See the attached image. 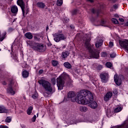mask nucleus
<instances>
[{
    "mask_svg": "<svg viewBox=\"0 0 128 128\" xmlns=\"http://www.w3.org/2000/svg\"><path fill=\"white\" fill-rule=\"evenodd\" d=\"M69 76L66 73H63L57 78V86L58 90H62L64 86V80L68 78Z\"/></svg>",
    "mask_w": 128,
    "mask_h": 128,
    "instance_id": "39448f33",
    "label": "nucleus"
},
{
    "mask_svg": "<svg viewBox=\"0 0 128 128\" xmlns=\"http://www.w3.org/2000/svg\"><path fill=\"white\" fill-rule=\"evenodd\" d=\"M34 38L35 40H40V34H35Z\"/></svg>",
    "mask_w": 128,
    "mask_h": 128,
    "instance_id": "cd10ccee",
    "label": "nucleus"
},
{
    "mask_svg": "<svg viewBox=\"0 0 128 128\" xmlns=\"http://www.w3.org/2000/svg\"><path fill=\"white\" fill-rule=\"evenodd\" d=\"M25 36L26 38H28V40H32V38H34L32 34L30 32L26 33Z\"/></svg>",
    "mask_w": 128,
    "mask_h": 128,
    "instance_id": "aec40b11",
    "label": "nucleus"
},
{
    "mask_svg": "<svg viewBox=\"0 0 128 128\" xmlns=\"http://www.w3.org/2000/svg\"><path fill=\"white\" fill-rule=\"evenodd\" d=\"M100 78L102 82H108V74L104 73V74H100Z\"/></svg>",
    "mask_w": 128,
    "mask_h": 128,
    "instance_id": "4468645a",
    "label": "nucleus"
},
{
    "mask_svg": "<svg viewBox=\"0 0 128 128\" xmlns=\"http://www.w3.org/2000/svg\"><path fill=\"white\" fill-rule=\"evenodd\" d=\"M2 84H4V86H6V82L5 81H4L2 82Z\"/></svg>",
    "mask_w": 128,
    "mask_h": 128,
    "instance_id": "de8ad7c7",
    "label": "nucleus"
},
{
    "mask_svg": "<svg viewBox=\"0 0 128 128\" xmlns=\"http://www.w3.org/2000/svg\"><path fill=\"white\" fill-rule=\"evenodd\" d=\"M102 42H104L102 39V38H98V40L96 42L95 44L96 48H100V46H102Z\"/></svg>",
    "mask_w": 128,
    "mask_h": 128,
    "instance_id": "2eb2a0df",
    "label": "nucleus"
},
{
    "mask_svg": "<svg viewBox=\"0 0 128 128\" xmlns=\"http://www.w3.org/2000/svg\"><path fill=\"white\" fill-rule=\"evenodd\" d=\"M0 128H8V127L6 126H0Z\"/></svg>",
    "mask_w": 128,
    "mask_h": 128,
    "instance_id": "c03bdc74",
    "label": "nucleus"
},
{
    "mask_svg": "<svg viewBox=\"0 0 128 128\" xmlns=\"http://www.w3.org/2000/svg\"><path fill=\"white\" fill-rule=\"evenodd\" d=\"M63 48H66V46H64Z\"/></svg>",
    "mask_w": 128,
    "mask_h": 128,
    "instance_id": "e2e57ef3",
    "label": "nucleus"
},
{
    "mask_svg": "<svg viewBox=\"0 0 128 128\" xmlns=\"http://www.w3.org/2000/svg\"><path fill=\"white\" fill-rule=\"evenodd\" d=\"M87 90H81L79 93H78L76 96V92H70L68 94V98H70L72 102H76L78 104L79 100H82L84 98V95L82 96V94L83 92H86Z\"/></svg>",
    "mask_w": 128,
    "mask_h": 128,
    "instance_id": "f03ea898",
    "label": "nucleus"
},
{
    "mask_svg": "<svg viewBox=\"0 0 128 128\" xmlns=\"http://www.w3.org/2000/svg\"><path fill=\"white\" fill-rule=\"evenodd\" d=\"M32 98L34 100H36V98H38V93H34V94H33V95L32 96Z\"/></svg>",
    "mask_w": 128,
    "mask_h": 128,
    "instance_id": "f704fd0d",
    "label": "nucleus"
},
{
    "mask_svg": "<svg viewBox=\"0 0 128 128\" xmlns=\"http://www.w3.org/2000/svg\"><path fill=\"white\" fill-rule=\"evenodd\" d=\"M114 16H115V18H118V14H115Z\"/></svg>",
    "mask_w": 128,
    "mask_h": 128,
    "instance_id": "3c124183",
    "label": "nucleus"
},
{
    "mask_svg": "<svg viewBox=\"0 0 128 128\" xmlns=\"http://www.w3.org/2000/svg\"><path fill=\"white\" fill-rule=\"evenodd\" d=\"M6 32H4L1 36L0 32V42H2V40H4V36H6Z\"/></svg>",
    "mask_w": 128,
    "mask_h": 128,
    "instance_id": "a878e982",
    "label": "nucleus"
},
{
    "mask_svg": "<svg viewBox=\"0 0 128 128\" xmlns=\"http://www.w3.org/2000/svg\"><path fill=\"white\" fill-rule=\"evenodd\" d=\"M90 40H86L85 43V48L87 50L90 54V58H98L100 57V52L97 50H96L94 48V47L90 46Z\"/></svg>",
    "mask_w": 128,
    "mask_h": 128,
    "instance_id": "7ed1b4c3",
    "label": "nucleus"
},
{
    "mask_svg": "<svg viewBox=\"0 0 128 128\" xmlns=\"http://www.w3.org/2000/svg\"><path fill=\"white\" fill-rule=\"evenodd\" d=\"M80 110L82 112H88V109L86 106H81L80 107Z\"/></svg>",
    "mask_w": 128,
    "mask_h": 128,
    "instance_id": "4be33fe9",
    "label": "nucleus"
},
{
    "mask_svg": "<svg viewBox=\"0 0 128 128\" xmlns=\"http://www.w3.org/2000/svg\"><path fill=\"white\" fill-rule=\"evenodd\" d=\"M18 10V6H14L11 8V12L12 14H17Z\"/></svg>",
    "mask_w": 128,
    "mask_h": 128,
    "instance_id": "a211bd4d",
    "label": "nucleus"
},
{
    "mask_svg": "<svg viewBox=\"0 0 128 128\" xmlns=\"http://www.w3.org/2000/svg\"><path fill=\"white\" fill-rule=\"evenodd\" d=\"M17 4L18 6H20L23 14V16H24V14L26 13V14H27L28 12V6L26 7V6H24V1H22V0H18Z\"/></svg>",
    "mask_w": 128,
    "mask_h": 128,
    "instance_id": "6e6552de",
    "label": "nucleus"
},
{
    "mask_svg": "<svg viewBox=\"0 0 128 128\" xmlns=\"http://www.w3.org/2000/svg\"><path fill=\"white\" fill-rule=\"evenodd\" d=\"M69 55L70 53L66 51L62 52V58H68Z\"/></svg>",
    "mask_w": 128,
    "mask_h": 128,
    "instance_id": "412c9836",
    "label": "nucleus"
},
{
    "mask_svg": "<svg viewBox=\"0 0 128 128\" xmlns=\"http://www.w3.org/2000/svg\"><path fill=\"white\" fill-rule=\"evenodd\" d=\"M88 2H94V0H87Z\"/></svg>",
    "mask_w": 128,
    "mask_h": 128,
    "instance_id": "8fccbe9b",
    "label": "nucleus"
},
{
    "mask_svg": "<svg viewBox=\"0 0 128 128\" xmlns=\"http://www.w3.org/2000/svg\"><path fill=\"white\" fill-rule=\"evenodd\" d=\"M48 30V28H46V30Z\"/></svg>",
    "mask_w": 128,
    "mask_h": 128,
    "instance_id": "0e129e2a",
    "label": "nucleus"
},
{
    "mask_svg": "<svg viewBox=\"0 0 128 128\" xmlns=\"http://www.w3.org/2000/svg\"><path fill=\"white\" fill-rule=\"evenodd\" d=\"M114 46V42H109V48H112Z\"/></svg>",
    "mask_w": 128,
    "mask_h": 128,
    "instance_id": "58836bf2",
    "label": "nucleus"
},
{
    "mask_svg": "<svg viewBox=\"0 0 128 128\" xmlns=\"http://www.w3.org/2000/svg\"><path fill=\"white\" fill-rule=\"evenodd\" d=\"M116 53L114 52L111 53V54H110V56L112 58H116Z\"/></svg>",
    "mask_w": 128,
    "mask_h": 128,
    "instance_id": "72a5a7b5",
    "label": "nucleus"
},
{
    "mask_svg": "<svg viewBox=\"0 0 128 128\" xmlns=\"http://www.w3.org/2000/svg\"><path fill=\"white\" fill-rule=\"evenodd\" d=\"M117 128H128V121H124V124L116 126Z\"/></svg>",
    "mask_w": 128,
    "mask_h": 128,
    "instance_id": "f3484780",
    "label": "nucleus"
},
{
    "mask_svg": "<svg viewBox=\"0 0 128 128\" xmlns=\"http://www.w3.org/2000/svg\"><path fill=\"white\" fill-rule=\"evenodd\" d=\"M42 72H44V70H40L39 71V74H42Z\"/></svg>",
    "mask_w": 128,
    "mask_h": 128,
    "instance_id": "09e8293b",
    "label": "nucleus"
},
{
    "mask_svg": "<svg viewBox=\"0 0 128 128\" xmlns=\"http://www.w3.org/2000/svg\"><path fill=\"white\" fill-rule=\"evenodd\" d=\"M107 116H108V112L106 113Z\"/></svg>",
    "mask_w": 128,
    "mask_h": 128,
    "instance_id": "bf43d9fd",
    "label": "nucleus"
},
{
    "mask_svg": "<svg viewBox=\"0 0 128 128\" xmlns=\"http://www.w3.org/2000/svg\"><path fill=\"white\" fill-rule=\"evenodd\" d=\"M62 4V0H57V6H60Z\"/></svg>",
    "mask_w": 128,
    "mask_h": 128,
    "instance_id": "7c9ffc66",
    "label": "nucleus"
},
{
    "mask_svg": "<svg viewBox=\"0 0 128 128\" xmlns=\"http://www.w3.org/2000/svg\"><path fill=\"white\" fill-rule=\"evenodd\" d=\"M119 20L120 21V22H124V19L123 18H119Z\"/></svg>",
    "mask_w": 128,
    "mask_h": 128,
    "instance_id": "37998d69",
    "label": "nucleus"
},
{
    "mask_svg": "<svg viewBox=\"0 0 128 128\" xmlns=\"http://www.w3.org/2000/svg\"><path fill=\"white\" fill-rule=\"evenodd\" d=\"M12 30H14V29L12 28H8V32H12Z\"/></svg>",
    "mask_w": 128,
    "mask_h": 128,
    "instance_id": "49530a36",
    "label": "nucleus"
},
{
    "mask_svg": "<svg viewBox=\"0 0 128 128\" xmlns=\"http://www.w3.org/2000/svg\"><path fill=\"white\" fill-rule=\"evenodd\" d=\"M119 44L121 48L128 52V40H119Z\"/></svg>",
    "mask_w": 128,
    "mask_h": 128,
    "instance_id": "9b49d317",
    "label": "nucleus"
},
{
    "mask_svg": "<svg viewBox=\"0 0 128 128\" xmlns=\"http://www.w3.org/2000/svg\"><path fill=\"white\" fill-rule=\"evenodd\" d=\"M32 48H34L36 52H40L46 51V46L40 43H34L32 46Z\"/></svg>",
    "mask_w": 128,
    "mask_h": 128,
    "instance_id": "423d86ee",
    "label": "nucleus"
},
{
    "mask_svg": "<svg viewBox=\"0 0 128 128\" xmlns=\"http://www.w3.org/2000/svg\"><path fill=\"white\" fill-rule=\"evenodd\" d=\"M38 84L42 86V88L45 90L46 92L44 93L45 96H48L52 94V84L50 82L44 80H40L38 81Z\"/></svg>",
    "mask_w": 128,
    "mask_h": 128,
    "instance_id": "20e7f679",
    "label": "nucleus"
},
{
    "mask_svg": "<svg viewBox=\"0 0 128 128\" xmlns=\"http://www.w3.org/2000/svg\"><path fill=\"white\" fill-rule=\"evenodd\" d=\"M81 96H84L82 100L78 101L79 104H88L91 108H98V103L96 101H92L94 100V95L90 92L86 90L84 92Z\"/></svg>",
    "mask_w": 128,
    "mask_h": 128,
    "instance_id": "f257e3e1",
    "label": "nucleus"
},
{
    "mask_svg": "<svg viewBox=\"0 0 128 128\" xmlns=\"http://www.w3.org/2000/svg\"><path fill=\"white\" fill-rule=\"evenodd\" d=\"M64 22H66L67 24V22H68V19H66V20H64Z\"/></svg>",
    "mask_w": 128,
    "mask_h": 128,
    "instance_id": "a18cd8bd",
    "label": "nucleus"
},
{
    "mask_svg": "<svg viewBox=\"0 0 128 128\" xmlns=\"http://www.w3.org/2000/svg\"><path fill=\"white\" fill-rule=\"evenodd\" d=\"M64 68H72V64H70V62H65L64 63Z\"/></svg>",
    "mask_w": 128,
    "mask_h": 128,
    "instance_id": "b1692460",
    "label": "nucleus"
},
{
    "mask_svg": "<svg viewBox=\"0 0 128 128\" xmlns=\"http://www.w3.org/2000/svg\"><path fill=\"white\" fill-rule=\"evenodd\" d=\"M54 40L56 42H60V40H64L66 38V37L62 34L55 33L53 34Z\"/></svg>",
    "mask_w": 128,
    "mask_h": 128,
    "instance_id": "1a4fd4ad",
    "label": "nucleus"
},
{
    "mask_svg": "<svg viewBox=\"0 0 128 128\" xmlns=\"http://www.w3.org/2000/svg\"><path fill=\"white\" fill-rule=\"evenodd\" d=\"M112 96V92H108L104 96V100L105 102H108Z\"/></svg>",
    "mask_w": 128,
    "mask_h": 128,
    "instance_id": "ddd939ff",
    "label": "nucleus"
},
{
    "mask_svg": "<svg viewBox=\"0 0 128 128\" xmlns=\"http://www.w3.org/2000/svg\"><path fill=\"white\" fill-rule=\"evenodd\" d=\"M8 112V110L4 106H0V114Z\"/></svg>",
    "mask_w": 128,
    "mask_h": 128,
    "instance_id": "dca6fc26",
    "label": "nucleus"
},
{
    "mask_svg": "<svg viewBox=\"0 0 128 128\" xmlns=\"http://www.w3.org/2000/svg\"><path fill=\"white\" fill-rule=\"evenodd\" d=\"M92 12L93 14H96V11L94 9H92Z\"/></svg>",
    "mask_w": 128,
    "mask_h": 128,
    "instance_id": "a19ab883",
    "label": "nucleus"
},
{
    "mask_svg": "<svg viewBox=\"0 0 128 128\" xmlns=\"http://www.w3.org/2000/svg\"><path fill=\"white\" fill-rule=\"evenodd\" d=\"M24 100H26V96H24Z\"/></svg>",
    "mask_w": 128,
    "mask_h": 128,
    "instance_id": "13d9d810",
    "label": "nucleus"
},
{
    "mask_svg": "<svg viewBox=\"0 0 128 128\" xmlns=\"http://www.w3.org/2000/svg\"><path fill=\"white\" fill-rule=\"evenodd\" d=\"M106 66L107 68H112V63H110V62H108L106 63Z\"/></svg>",
    "mask_w": 128,
    "mask_h": 128,
    "instance_id": "c756f323",
    "label": "nucleus"
},
{
    "mask_svg": "<svg viewBox=\"0 0 128 128\" xmlns=\"http://www.w3.org/2000/svg\"><path fill=\"white\" fill-rule=\"evenodd\" d=\"M66 122L67 124H78V122H82V120H77L76 121L74 120L72 117H70V118H66Z\"/></svg>",
    "mask_w": 128,
    "mask_h": 128,
    "instance_id": "f8f14e48",
    "label": "nucleus"
},
{
    "mask_svg": "<svg viewBox=\"0 0 128 128\" xmlns=\"http://www.w3.org/2000/svg\"><path fill=\"white\" fill-rule=\"evenodd\" d=\"M126 24L128 26V21L126 22Z\"/></svg>",
    "mask_w": 128,
    "mask_h": 128,
    "instance_id": "864d4df0",
    "label": "nucleus"
},
{
    "mask_svg": "<svg viewBox=\"0 0 128 128\" xmlns=\"http://www.w3.org/2000/svg\"><path fill=\"white\" fill-rule=\"evenodd\" d=\"M71 28H73V27H71Z\"/></svg>",
    "mask_w": 128,
    "mask_h": 128,
    "instance_id": "680f3d73",
    "label": "nucleus"
},
{
    "mask_svg": "<svg viewBox=\"0 0 128 128\" xmlns=\"http://www.w3.org/2000/svg\"><path fill=\"white\" fill-rule=\"evenodd\" d=\"M114 8H115V10H116V8H118V6L116 4H115L114 6Z\"/></svg>",
    "mask_w": 128,
    "mask_h": 128,
    "instance_id": "79ce46f5",
    "label": "nucleus"
},
{
    "mask_svg": "<svg viewBox=\"0 0 128 128\" xmlns=\"http://www.w3.org/2000/svg\"><path fill=\"white\" fill-rule=\"evenodd\" d=\"M36 6L40 8H44V6H46V4L42 2H38L36 4Z\"/></svg>",
    "mask_w": 128,
    "mask_h": 128,
    "instance_id": "6ab92c4d",
    "label": "nucleus"
},
{
    "mask_svg": "<svg viewBox=\"0 0 128 128\" xmlns=\"http://www.w3.org/2000/svg\"><path fill=\"white\" fill-rule=\"evenodd\" d=\"M112 2H116V1L112 0Z\"/></svg>",
    "mask_w": 128,
    "mask_h": 128,
    "instance_id": "4d7b16f0",
    "label": "nucleus"
},
{
    "mask_svg": "<svg viewBox=\"0 0 128 128\" xmlns=\"http://www.w3.org/2000/svg\"><path fill=\"white\" fill-rule=\"evenodd\" d=\"M124 80V76L122 75L118 76V74H115L114 76V80L117 86H120L122 80Z\"/></svg>",
    "mask_w": 128,
    "mask_h": 128,
    "instance_id": "9d476101",
    "label": "nucleus"
},
{
    "mask_svg": "<svg viewBox=\"0 0 128 128\" xmlns=\"http://www.w3.org/2000/svg\"><path fill=\"white\" fill-rule=\"evenodd\" d=\"M51 81L52 84H56V78H52Z\"/></svg>",
    "mask_w": 128,
    "mask_h": 128,
    "instance_id": "4c0bfd02",
    "label": "nucleus"
},
{
    "mask_svg": "<svg viewBox=\"0 0 128 128\" xmlns=\"http://www.w3.org/2000/svg\"><path fill=\"white\" fill-rule=\"evenodd\" d=\"M100 67L101 68H102V66H100Z\"/></svg>",
    "mask_w": 128,
    "mask_h": 128,
    "instance_id": "6e6d98bb",
    "label": "nucleus"
},
{
    "mask_svg": "<svg viewBox=\"0 0 128 128\" xmlns=\"http://www.w3.org/2000/svg\"><path fill=\"white\" fill-rule=\"evenodd\" d=\"M112 22H114V24H118V21L114 18H112Z\"/></svg>",
    "mask_w": 128,
    "mask_h": 128,
    "instance_id": "473e14b6",
    "label": "nucleus"
},
{
    "mask_svg": "<svg viewBox=\"0 0 128 128\" xmlns=\"http://www.w3.org/2000/svg\"><path fill=\"white\" fill-rule=\"evenodd\" d=\"M36 116L34 115L33 118H32V121L33 122H36Z\"/></svg>",
    "mask_w": 128,
    "mask_h": 128,
    "instance_id": "e433bc0d",
    "label": "nucleus"
},
{
    "mask_svg": "<svg viewBox=\"0 0 128 128\" xmlns=\"http://www.w3.org/2000/svg\"><path fill=\"white\" fill-rule=\"evenodd\" d=\"M93 122V120L92 119H90V120L88 121V122Z\"/></svg>",
    "mask_w": 128,
    "mask_h": 128,
    "instance_id": "603ef678",
    "label": "nucleus"
},
{
    "mask_svg": "<svg viewBox=\"0 0 128 128\" xmlns=\"http://www.w3.org/2000/svg\"><path fill=\"white\" fill-rule=\"evenodd\" d=\"M32 110H34V108L32 106H30L28 107V109L27 110V114L28 116L30 115V114L32 112Z\"/></svg>",
    "mask_w": 128,
    "mask_h": 128,
    "instance_id": "393cba45",
    "label": "nucleus"
},
{
    "mask_svg": "<svg viewBox=\"0 0 128 128\" xmlns=\"http://www.w3.org/2000/svg\"><path fill=\"white\" fill-rule=\"evenodd\" d=\"M38 116V113L37 114V116Z\"/></svg>",
    "mask_w": 128,
    "mask_h": 128,
    "instance_id": "052dcab7",
    "label": "nucleus"
},
{
    "mask_svg": "<svg viewBox=\"0 0 128 128\" xmlns=\"http://www.w3.org/2000/svg\"><path fill=\"white\" fill-rule=\"evenodd\" d=\"M101 56L102 57H104V56H108V54H106V52H102L101 53Z\"/></svg>",
    "mask_w": 128,
    "mask_h": 128,
    "instance_id": "c9c22d12",
    "label": "nucleus"
},
{
    "mask_svg": "<svg viewBox=\"0 0 128 128\" xmlns=\"http://www.w3.org/2000/svg\"><path fill=\"white\" fill-rule=\"evenodd\" d=\"M12 122V118L10 117H7L5 120L6 122Z\"/></svg>",
    "mask_w": 128,
    "mask_h": 128,
    "instance_id": "2f4dec72",
    "label": "nucleus"
},
{
    "mask_svg": "<svg viewBox=\"0 0 128 128\" xmlns=\"http://www.w3.org/2000/svg\"><path fill=\"white\" fill-rule=\"evenodd\" d=\"M30 73L26 70H24L22 72V76L23 78H26L28 77Z\"/></svg>",
    "mask_w": 128,
    "mask_h": 128,
    "instance_id": "5701e85b",
    "label": "nucleus"
},
{
    "mask_svg": "<svg viewBox=\"0 0 128 128\" xmlns=\"http://www.w3.org/2000/svg\"><path fill=\"white\" fill-rule=\"evenodd\" d=\"M102 23L104 24V21H102Z\"/></svg>",
    "mask_w": 128,
    "mask_h": 128,
    "instance_id": "5fc2aeb1",
    "label": "nucleus"
},
{
    "mask_svg": "<svg viewBox=\"0 0 128 128\" xmlns=\"http://www.w3.org/2000/svg\"><path fill=\"white\" fill-rule=\"evenodd\" d=\"M16 86H18V84H16V83H14L12 81L11 82L8 86L7 92H8V94H10L12 96H14V94H16V90H14V88H16Z\"/></svg>",
    "mask_w": 128,
    "mask_h": 128,
    "instance_id": "0eeeda50",
    "label": "nucleus"
},
{
    "mask_svg": "<svg viewBox=\"0 0 128 128\" xmlns=\"http://www.w3.org/2000/svg\"><path fill=\"white\" fill-rule=\"evenodd\" d=\"M52 66H58V61H56V60H53L52 61Z\"/></svg>",
    "mask_w": 128,
    "mask_h": 128,
    "instance_id": "c85d7f7f",
    "label": "nucleus"
},
{
    "mask_svg": "<svg viewBox=\"0 0 128 128\" xmlns=\"http://www.w3.org/2000/svg\"><path fill=\"white\" fill-rule=\"evenodd\" d=\"M77 12H78V10H74L72 11V14H76Z\"/></svg>",
    "mask_w": 128,
    "mask_h": 128,
    "instance_id": "ea45409f",
    "label": "nucleus"
},
{
    "mask_svg": "<svg viewBox=\"0 0 128 128\" xmlns=\"http://www.w3.org/2000/svg\"><path fill=\"white\" fill-rule=\"evenodd\" d=\"M122 108L120 106H118L114 109V112H120L122 111Z\"/></svg>",
    "mask_w": 128,
    "mask_h": 128,
    "instance_id": "bb28decb",
    "label": "nucleus"
}]
</instances>
